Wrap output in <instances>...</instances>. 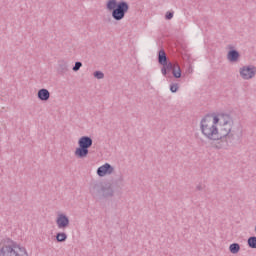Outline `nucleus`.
I'll list each match as a JSON object with an SVG mask.
<instances>
[{
  "mask_svg": "<svg viewBox=\"0 0 256 256\" xmlns=\"http://www.w3.org/2000/svg\"><path fill=\"white\" fill-rule=\"evenodd\" d=\"M219 123L218 115L207 114L202 118L200 122V129L204 137L209 139V141L219 142L218 128L217 124Z\"/></svg>",
  "mask_w": 256,
  "mask_h": 256,
  "instance_id": "7ed1b4c3",
  "label": "nucleus"
},
{
  "mask_svg": "<svg viewBox=\"0 0 256 256\" xmlns=\"http://www.w3.org/2000/svg\"><path fill=\"white\" fill-rule=\"evenodd\" d=\"M57 71H58L59 75H65V73H67V71H69V65L67 64V61L59 60Z\"/></svg>",
  "mask_w": 256,
  "mask_h": 256,
  "instance_id": "ddd939ff",
  "label": "nucleus"
},
{
  "mask_svg": "<svg viewBox=\"0 0 256 256\" xmlns=\"http://www.w3.org/2000/svg\"><path fill=\"white\" fill-rule=\"evenodd\" d=\"M95 79H105V74L99 70L93 73Z\"/></svg>",
  "mask_w": 256,
  "mask_h": 256,
  "instance_id": "aec40b11",
  "label": "nucleus"
},
{
  "mask_svg": "<svg viewBox=\"0 0 256 256\" xmlns=\"http://www.w3.org/2000/svg\"><path fill=\"white\" fill-rule=\"evenodd\" d=\"M172 75L174 79H181L183 73L181 71V67L179 66V64H176V67L172 70Z\"/></svg>",
  "mask_w": 256,
  "mask_h": 256,
  "instance_id": "2eb2a0df",
  "label": "nucleus"
},
{
  "mask_svg": "<svg viewBox=\"0 0 256 256\" xmlns=\"http://www.w3.org/2000/svg\"><path fill=\"white\" fill-rule=\"evenodd\" d=\"M37 97L40 101H47L51 98V92H49V90L46 88H42L38 90Z\"/></svg>",
  "mask_w": 256,
  "mask_h": 256,
  "instance_id": "f8f14e48",
  "label": "nucleus"
},
{
  "mask_svg": "<svg viewBox=\"0 0 256 256\" xmlns=\"http://www.w3.org/2000/svg\"><path fill=\"white\" fill-rule=\"evenodd\" d=\"M106 9L111 12L114 21H123L129 13V3L125 0H107Z\"/></svg>",
  "mask_w": 256,
  "mask_h": 256,
  "instance_id": "39448f33",
  "label": "nucleus"
},
{
  "mask_svg": "<svg viewBox=\"0 0 256 256\" xmlns=\"http://www.w3.org/2000/svg\"><path fill=\"white\" fill-rule=\"evenodd\" d=\"M74 155L77 157V159H85V157L89 155V148L78 146L74 152Z\"/></svg>",
  "mask_w": 256,
  "mask_h": 256,
  "instance_id": "9b49d317",
  "label": "nucleus"
},
{
  "mask_svg": "<svg viewBox=\"0 0 256 256\" xmlns=\"http://www.w3.org/2000/svg\"><path fill=\"white\" fill-rule=\"evenodd\" d=\"M56 241H57V243H65V241H67V233L58 232L56 234Z\"/></svg>",
  "mask_w": 256,
  "mask_h": 256,
  "instance_id": "f3484780",
  "label": "nucleus"
},
{
  "mask_svg": "<svg viewBox=\"0 0 256 256\" xmlns=\"http://www.w3.org/2000/svg\"><path fill=\"white\" fill-rule=\"evenodd\" d=\"M58 229H67L69 227V217L65 214H59L56 219Z\"/></svg>",
  "mask_w": 256,
  "mask_h": 256,
  "instance_id": "1a4fd4ad",
  "label": "nucleus"
},
{
  "mask_svg": "<svg viewBox=\"0 0 256 256\" xmlns=\"http://www.w3.org/2000/svg\"><path fill=\"white\" fill-rule=\"evenodd\" d=\"M173 17V12H171V11H168V12H166V14H165V19L167 20V21H171V18Z\"/></svg>",
  "mask_w": 256,
  "mask_h": 256,
  "instance_id": "5701e85b",
  "label": "nucleus"
},
{
  "mask_svg": "<svg viewBox=\"0 0 256 256\" xmlns=\"http://www.w3.org/2000/svg\"><path fill=\"white\" fill-rule=\"evenodd\" d=\"M203 189H205V186L201 185V184H198L196 186V191H203Z\"/></svg>",
  "mask_w": 256,
  "mask_h": 256,
  "instance_id": "393cba45",
  "label": "nucleus"
},
{
  "mask_svg": "<svg viewBox=\"0 0 256 256\" xmlns=\"http://www.w3.org/2000/svg\"><path fill=\"white\" fill-rule=\"evenodd\" d=\"M78 146L84 147L86 149H91L93 147V138L90 136H82L78 140Z\"/></svg>",
  "mask_w": 256,
  "mask_h": 256,
  "instance_id": "9d476101",
  "label": "nucleus"
},
{
  "mask_svg": "<svg viewBox=\"0 0 256 256\" xmlns=\"http://www.w3.org/2000/svg\"><path fill=\"white\" fill-rule=\"evenodd\" d=\"M256 75V67L254 65H248V66H243L240 68V77L242 79L248 81L249 79H253Z\"/></svg>",
  "mask_w": 256,
  "mask_h": 256,
  "instance_id": "423d86ee",
  "label": "nucleus"
},
{
  "mask_svg": "<svg viewBox=\"0 0 256 256\" xmlns=\"http://www.w3.org/2000/svg\"><path fill=\"white\" fill-rule=\"evenodd\" d=\"M161 73H162V75H164V77H167V74L169 73V71L167 69H165V66H162Z\"/></svg>",
  "mask_w": 256,
  "mask_h": 256,
  "instance_id": "b1692460",
  "label": "nucleus"
},
{
  "mask_svg": "<svg viewBox=\"0 0 256 256\" xmlns=\"http://www.w3.org/2000/svg\"><path fill=\"white\" fill-rule=\"evenodd\" d=\"M0 256H29L25 247L17 244L11 238L1 240Z\"/></svg>",
  "mask_w": 256,
  "mask_h": 256,
  "instance_id": "20e7f679",
  "label": "nucleus"
},
{
  "mask_svg": "<svg viewBox=\"0 0 256 256\" xmlns=\"http://www.w3.org/2000/svg\"><path fill=\"white\" fill-rule=\"evenodd\" d=\"M169 58L167 57V53L165 52V49H160L158 51V63L159 65H166L168 63Z\"/></svg>",
  "mask_w": 256,
  "mask_h": 256,
  "instance_id": "4468645a",
  "label": "nucleus"
},
{
  "mask_svg": "<svg viewBox=\"0 0 256 256\" xmlns=\"http://www.w3.org/2000/svg\"><path fill=\"white\" fill-rule=\"evenodd\" d=\"M227 49L229 50L227 53V59L230 63H237L239 59H241V53L235 49V46L229 44L227 46Z\"/></svg>",
  "mask_w": 256,
  "mask_h": 256,
  "instance_id": "0eeeda50",
  "label": "nucleus"
},
{
  "mask_svg": "<svg viewBox=\"0 0 256 256\" xmlns=\"http://www.w3.org/2000/svg\"><path fill=\"white\" fill-rule=\"evenodd\" d=\"M170 91L171 93H177L179 91V84L178 83L170 84Z\"/></svg>",
  "mask_w": 256,
  "mask_h": 256,
  "instance_id": "412c9836",
  "label": "nucleus"
},
{
  "mask_svg": "<svg viewBox=\"0 0 256 256\" xmlns=\"http://www.w3.org/2000/svg\"><path fill=\"white\" fill-rule=\"evenodd\" d=\"M218 142L212 143L214 149H227L239 141V135L233 130V118L229 114H218Z\"/></svg>",
  "mask_w": 256,
  "mask_h": 256,
  "instance_id": "f257e3e1",
  "label": "nucleus"
},
{
  "mask_svg": "<svg viewBox=\"0 0 256 256\" xmlns=\"http://www.w3.org/2000/svg\"><path fill=\"white\" fill-rule=\"evenodd\" d=\"M229 251L233 255H237V253H239V251H241V245H239V243H232L229 246Z\"/></svg>",
  "mask_w": 256,
  "mask_h": 256,
  "instance_id": "dca6fc26",
  "label": "nucleus"
},
{
  "mask_svg": "<svg viewBox=\"0 0 256 256\" xmlns=\"http://www.w3.org/2000/svg\"><path fill=\"white\" fill-rule=\"evenodd\" d=\"M81 67H83V63L77 61V62H75V65L73 66L72 71L77 72V71H79V69H81Z\"/></svg>",
  "mask_w": 256,
  "mask_h": 256,
  "instance_id": "4be33fe9",
  "label": "nucleus"
},
{
  "mask_svg": "<svg viewBox=\"0 0 256 256\" xmlns=\"http://www.w3.org/2000/svg\"><path fill=\"white\" fill-rule=\"evenodd\" d=\"M123 185V175H120L116 180L91 183L89 191L96 201H101V199H113V197H115V191L121 189Z\"/></svg>",
  "mask_w": 256,
  "mask_h": 256,
  "instance_id": "f03ea898",
  "label": "nucleus"
},
{
  "mask_svg": "<svg viewBox=\"0 0 256 256\" xmlns=\"http://www.w3.org/2000/svg\"><path fill=\"white\" fill-rule=\"evenodd\" d=\"M248 247L250 249H256V236H251L247 240Z\"/></svg>",
  "mask_w": 256,
  "mask_h": 256,
  "instance_id": "a211bd4d",
  "label": "nucleus"
},
{
  "mask_svg": "<svg viewBox=\"0 0 256 256\" xmlns=\"http://www.w3.org/2000/svg\"><path fill=\"white\" fill-rule=\"evenodd\" d=\"M162 67H165V69L169 72V71H173V69L177 67V65H174L173 62L168 61L166 62V64H163Z\"/></svg>",
  "mask_w": 256,
  "mask_h": 256,
  "instance_id": "6ab92c4d",
  "label": "nucleus"
},
{
  "mask_svg": "<svg viewBox=\"0 0 256 256\" xmlns=\"http://www.w3.org/2000/svg\"><path fill=\"white\" fill-rule=\"evenodd\" d=\"M115 171V168L109 163H105L97 169V175L99 177H105V175H111Z\"/></svg>",
  "mask_w": 256,
  "mask_h": 256,
  "instance_id": "6e6552de",
  "label": "nucleus"
}]
</instances>
